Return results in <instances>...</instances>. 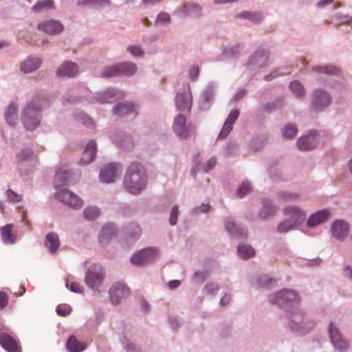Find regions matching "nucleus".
I'll list each match as a JSON object with an SVG mask.
<instances>
[{
	"instance_id": "1",
	"label": "nucleus",
	"mask_w": 352,
	"mask_h": 352,
	"mask_svg": "<svg viewBox=\"0 0 352 352\" xmlns=\"http://www.w3.org/2000/svg\"><path fill=\"white\" fill-rule=\"evenodd\" d=\"M146 173L141 164L131 162L123 178V187L129 194L138 195L146 188Z\"/></svg>"
},
{
	"instance_id": "2",
	"label": "nucleus",
	"mask_w": 352,
	"mask_h": 352,
	"mask_svg": "<svg viewBox=\"0 0 352 352\" xmlns=\"http://www.w3.org/2000/svg\"><path fill=\"white\" fill-rule=\"evenodd\" d=\"M42 107L39 101L32 99L28 101L21 111V120L24 127L29 131L37 128L41 120Z\"/></svg>"
},
{
	"instance_id": "3",
	"label": "nucleus",
	"mask_w": 352,
	"mask_h": 352,
	"mask_svg": "<svg viewBox=\"0 0 352 352\" xmlns=\"http://www.w3.org/2000/svg\"><path fill=\"white\" fill-rule=\"evenodd\" d=\"M287 318L289 329L296 333L306 334L316 326L315 322L307 318L300 310L288 312Z\"/></svg>"
},
{
	"instance_id": "4",
	"label": "nucleus",
	"mask_w": 352,
	"mask_h": 352,
	"mask_svg": "<svg viewBox=\"0 0 352 352\" xmlns=\"http://www.w3.org/2000/svg\"><path fill=\"white\" fill-rule=\"evenodd\" d=\"M268 301L272 305L288 309L297 306L300 299L298 294L295 291L284 289L269 296Z\"/></svg>"
},
{
	"instance_id": "5",
	"label": "nucleus",
	"mask_w": 352,
	"mask_h": 352,
	"mask_svg": "<svg viewBox=\"0 0 352 352\" xmlns=\"http://www.w3.org/2000/svg\"><path fill=\"white\" fill-rule=\"evenodd\" d=\"M105 277L104 267L99 264L91 265L85 274L86 285L93 290L98 291Z\"/></svg>"
},
{
	"instance_id": "6",
	"label": "nucleus",
	"mask_w": 352,
	"mask_h": 352,
	"mask_svg": "<svg viewBox=\"0 0 352 352\" xmlns=\"http://www.w3.org/2000/svg\"><path fill=\"white\" fill-rule=\"evenodd\" d=\"M331 103V96L322 88L315 89L311 94V109L316 112L325 110Z\"/></svg>"
},
{
	"instance_id": "7",
	"label": "nucleus",
	"mask_w": 352,
	"mask_h": 352,
	"mask_svg": "<svg viewBox=\"0 0 352 352\" xmlns=\"http://www.w3.org/2000/svg\"><path fill=\"white\" fill-rule=\"evenodd\" d=\"M328 335L335 349L343 352L349 349L351 345L349 340L344 338L339 328L333 322L329 323Z\"/></svg>"
},
{
	"instance_id": "8",
	"label": "nucleus",
	"mask_w": 352,
	"mask_h": 352,
	"mask_svg": "<svg viewBox=\"0 0 352 352\" xmlns=\"http://www.w3.org/2000/svg\"><path fill=\"white\" fill-rule=\"evenodd\" d=\"M269 56L270 52L268 50L263 47H258L249 57L245 63V67L250 72L265 67L268 64Z\"/></svg>"
},
{
	"instance_id": "9",
	"label": "nucleus",
	"mask_w": 352,
	"mask_h": 352,
	"mask_svg": "<svg viewBox=\"0 0 352 352\" xmlns=\"http://www.w3.org/2000/svg\"><path fill=\"white\" fill-rule=\"evenodd\" d=\"M176 108L181 111L189 112L192 104V96L189 83L184 84L175 97Z\"/></svg>"
},
{
	"instance_id": "10",
	"label": "nucleus",
	"mask_w": 352,
	"mask_h": 352,
	"mask_svg": "<svg viewBox=\"0 0 352 352\" xmlns=\"http://www.w3.org/2000/svg\"><path fill=\"white\" fill-rule=\"evenodd\" d=\"M124 91L115 88H107V89L95 94L89 98L91 102H98L101 104L113 102L118 99L124 98Z\"/></svg>"
},
{
	"instance_id": "11",
	"label": "nucleus",
	"mask_w": 352,
	"mask_h": 352,
	"mask_svg": "<svg viewBox=\"0 0 352 352\" xmlns=\"http://www.w3.org/2000/svg\"><path fill=\"white\" fill-rule=\"evenodd\" d=\"M158 256V251L155 248H146L135 253L131 257V261L135 265H144L155 261Z\"/></svg>"
},
{
	"instance_id": "12",
	"label": "nucleus",
	"mask_w": 352,
	"mask_h": 352,
	"mask_svg": "<svg viewBox=\"0 0 352 352\" xmlns=\"http://www.w3.org/2000/svg\"><path fill=\"white\" fill-rule=\"evenodd\" d=\"M192 129V124L186 122V118L184 115L179 113L175 118L173 130L178 138L182 140L188 138Z\"/></svg>"
},
{
	"instance_id": "13",
	"label": "nucleus",
	"mask_w": 352,
	"mask_h": 352,
	"mask_svg": "<svg viewBox=\"0 0 352 352\" xmlns=\"http://www.w3.org/2000/svg\"><path fill=\"white\" fill-rule=\"evenodd\" d=\"M287 219L297 228L305 220L306 212L297 206H289L283 210Z\"/></svg>"
},
{
	"instance_id": "14",
	"label": "nucleus",
	"mask_w": 352,
	"mask_h": 352,
	"mask_svg": "<svg viewBox=\"0 0 352 352\" xmlns=\"http://www.w3.org/2000/svg\"><path fill=\"white\" fill-rule=\"evenodd\" d=\"M56 197L61 202L72 208L80 207L82 204L81 199L73 192L67 188H60L57 190Z\"/></svg>"
},
{
	"instance_id": "15",
	"label": "nucleus",
	"mask_w": 352,
	"mask_h": 352,
	"mask_svg": "<svg viewBox=\"0 0 352 352\" xmlns=\"http://www.w3.org/2000/svg\"><path fill=\"white\" fill-rule=\"evenodd\" d=\"M43 63L41 57L36 55H30L20 62V71L24 74H31L40 69Z\"/></svg>"
},
{
	"instance_id": "16",
	"label": "nucleus",
	"mask_w": 352,
	"mask_h": 352,
	"mask_svg": "<svg viewBox=\"0 0 352 352\" xmlns=\"http://www.w3.org/2000/svg\"><path fill=\"white\" fill-rule=\"evenodd\" d=\"M129 288L124 283H116L109 289V296L113 305L119 304L129 295Z\"/></svg>"
},
{
	"instance_id": "17",
	"label": "nucleus",
	"mask_w": 352,
	"mask_h": 352,
	"mask_svg": "<svg viewBox=\"0 0 352 352\" xmlns=\"http://www.w3.org/2000/svg\"><path fill=\"white\" fill-rule=\"evenodd\" d=\"M317 131L311 130L300 137L296 142L297 148L301 151H308L316 146Z\"/></svg>"
},
{
	"instance_id": "18",
	"label": "nucleus",
	"mask_w": 352,
	"mask_h": 352,
	"mask_svg": "<svg viewBox=\"0 0 352 352\" xmlns=\"http://www.w3.org/2000/svg\"><path fill=\"white\" fill-rule=\"evenodd\" d=\"M121 165L118 163H110L104 166L100 173V179L102 183L109 184L113 182L121 170Z\"/></svg>"
},
{
	"instance_id": "19",
	"label": "nucleus",
	"mask_w": 352,
	"mask_h": 352,
	"mask_svg": "<svg viewBox=\"0 0 352 352\" xmlns=\"http://www.w3.org/2000/svg\"><path fill=\"white\" fill-rule=\"evenodd\" d=\"M202 8L195 3H188L182 6L175 14L179 18L195 17L199 18L201 16Z\"/></svg>"
},
{
	"instance_id": "20",
	"label": "nucleus",
	"mask_w": 352,
	"mask_h": 352,
	"mask_svg": "<svg viewBox=\"0 0 352 352\" xmlns=\"http://www.w3.org/2000/svg\"><path fill=\"white\" fill-rule=\"evenodd\" d=\"M37 29L48 35H57L64 30V25L57 20L50 19L39 23Z\"/></svg>"
},
{
	"instance_id": "21",
	"label": "nucleus",
	"mask_w": 352,
	"mask_h": 352,
	"mask_svg": "<svg viewBox=\"0 0 352 352\" xmlns=\"http://www.w3.org/2000/svg\"><path fill=\"white\" fill-rule=\"evenodd\" d=\"M224 226L226 231L232 237L242 239L248 236L247 230L237 225L232 217H227L224 219Z\"/></svg>"
},
{
	"instance_id": "22",
	"label": "nucleus",
	"mask_w": 352,
	"mask_h": 352,
	"mask_svg": "<svg viewBox=\"0 0 352 352\" xmlns=\"http://www.w3.org/2000/svg\"><path fill=\"white\" fill-rule=\"evenodd\" d=\"M216 86L213 83H209L201 92L199 99V107L201 110L209 108L214 97Z\"/></svg>"
},
{
	"instance_id": "23",
	"label": "nucleus",
	"mask_w": 352,
	"mask_h": 352,
	"mask_svg": "<svg viewBox=\"0 0 352 352\" xmlns=\"http://www.w3.org/2000/svg\"><path fill=\"white\" fill-rule=\"evenodd\" d=\"M349 226L347 222L343 220L335 221L331 226V233L337 240H344L349 233Z\"/></svg>"
},
{
	"instance_id": "24",
	"label": "nucleus",
	"mask_w": 352,
	"mask_h": 352,
	"mask_svg": "<svg viewBox=\"0 0 352 352\" xmlns=\"http://www.w3.org/2000/svg\"><path fill=\"white\" fill-rule=\"evenodd\" d=\"M240 115V111L239 109H233L228 114L223 127L219 134V139H225L228 137V135L230 133L232 130L233 129V124L238 119Z\"/></svg>"
},
{
	"instance_id": "25",
	"label": "nucleus",
	"mask_w": 352,
	"mask_h": 352,
	"mask_svg": "<svg viewBox=\"0 0 352 352\" xmlns=\"http://www.w3.org/2000/svg\"><path fill=\"white\" fill-rule=\"evenodd\" d=\"M311 69L313 72L327 76H340L342 74L340 67L333 64L316 65Z\"/></svg>"
},
{
	"instance_id": "26",
	"label": "nucleus",
	"mask_w": 352,
	"mask_h": 352,
	"mask_svg": "<svg viewBox=\"0 0 352 352\" xmlns=\"http://www.w3.org/2000/svg\"><path fill=\"white\" fill-rule=\"evenodd\" d=\"M97 146L94 140H90L87 144L85 151L80 159L79 164L87 165L92 162L96 155Z\"/></svg>"
},
{
	"instance_id": "27",
	"label": "nucleus",
	"mask_w": 352,
	"mask_h": 352,
	"mask_svg": "<svg viewBox=\"0 0 352 352\" xmlns=\"http://www.w3.org/2000/svg\"><path fill=\"white\" fill-rule=\"evenodd\" d=\"M117 234V228L113 223L104 226L99 234L98 240L100 244L106 245Z\"/></svg>"
},
{
	"instance_id": "28",
	"label": "nucleus",
	"mask_w": 352,
	"mask_h": 352,
	"mask_svg": "<svg viewBox=\"0 0 352 352\" xmlns=\"http://www.w3.org/2000/svg\"><path fill=\"white\" fill-rule=\"evenodd\" d=\"M78 72V68L76 63L71 61H66L57 69L56 74L60 77H74Z\"/></svg>"
},
{
	"instance_id": "29",
	"label": "nucleus",
	"mask_w": 352,
	"mask_h": 352,
	"mask_svg": "<svg viewBox=\"0 0 352 352\" xmlns=\"http://www.w3.org/2000/svg\"><path fill=\"white\" fill-rule=\"evenodd\" d=\"M329 216V210L325 209L320 210L310 215L307 221V226L309 228L318 226L325 222Z\"/></svg>"
},
{
	"instance_id": "30",
	"label": "nucleus",
	"mask_w": 352,
	"mask_h": 352,
	"mask_svg": "<svg viewBox=\"0 0 352 352\" xmlns=\"http://www.w3.org/2000/svg\"><path fill=\"white\" fill-rule=\"evenodd\" d=\"M69 171L66 165L60 166L57 170L54 177V186L58 188L67 184L69 176Z\"/></svg>"
},
{
	"instance_id": "31",
	"label": "nucleus",
	"mask_w": 352,
	"mask_h": 352,
	"mask_svg": "<svg viewBox=\"0 0 352 352\" xmlns=\"http://www.w3.org/2000/svg\"><path fill=\"white\" fill-rule=\"evenodd\" d=\"M0 344L9 352H16L18 349L16 341L5 332H0Z\"/></svg>"
},
{
	"instance_id": "32",
	"label": "nucleus",
	"mask_w": 352,
	"mask_h": 352,
	"mask_svg": "<svg viewBox=\"0 0 352 352\" xmlns=\"http://www.w3.org/2000/svg\"><path fill=\"white\" fill-rule=\"evenodd\" d=\"M4 116L7 124L11 126H14L18 122V107L16 104H10L6 109Z\"/></svg>"
},
{
	"instance_id": "33",
	"label": "nucleus",
	"mask_w": 352,
	"mask_h": 352,
	"mask_svg": "<svg viewBox=\"0 0 352 352\" xmlns=\"http://www.w3.org/2000/svg\"><path fill=\"white\" fill-rule=\"evenodd\" d=\"M285 104V98L284 96H278L272 102H267L263 107V111L265 113H271L282 109Z\"/></svg>"
},
{
	"instance_id": "34",
	"label": "nucleus",
	"mask_w": 352,
	"mask_h": 352,
	"mask_svg": "<svg viewBox=\"0 0 352 352\" xmlns=\"http://www.w3.org/2000/svg\"><path fill=\"white\" fill-rule=\"evenodd\" d=\"M135 111V105L131 102L119 103L113 109V113L118 117L124 116Z\"/></svg>"
},
{
	"instance_id": "35",
	"label": "nucleus",
	"mask_w": 352,
	"mask_h": 352,
	"mask_svg": "<svg viewBox=\"0 0 352 352\" xmlns=\"http://www.w3.org/2000/svg\"><path fill=\"white\" fill-rule=\"evenodd\" d=\"M276 206L273 204L272 201L265 199L263 201V206L259 212V217L265 219L269 217L273 216L275 214Z\"/></svg>"
},
{
	"instance_id": "36",
	"label": "nucleus",
	"mask_w": 352,
	"mask_h": 352,
	"mask_svg": "<svg viewBox=\"0 0 352 352\" xmlns=\"http://www.w3.org/2000/svg\"><path fill=\"white\" fill-rule=\"evenodd\" d=\"M66 346L69 352H81L87 347L85 342L78 340L74 336H71L68 338Z\"/></svg>"
},
{
	"instance_id": "37",
	"label": "nucleus",
	"mask_w": 352,
	"mask_h": 352,
	"mask_svg": "<svg viewBox=\"0 0 352 352\" xmlns=\"http://www.w3.org/2000/svg\"><path fill=\"white\" fill-rule=\"evenodd\" d=\"M48 250L51 254H54L60 246L59 237L55 232H49L45 237Z\"/></svg>"
},
{
	"instance_id": "38",
	"label": "nucleus",
	"mask_w": 352,
	"mask_h": 352,
	"mask_svg": "<svg viewBox=\"0 0 352 352\" xmlns=\"http://www.w3.org/2000/svg\"><path fill=\"white\" fill-rule=\"evenodd\" d=\"M120 76H131L137 72V66L132 62L118 63Z\"/></svg>"
},
{
	"instance_id": "39",
	"label": "nucleus",
	"mask_w": 352,
	"mask_h": 352,
	"mask_svg": "<svg viewBox=\"0 0 352 352\" xmlns=\"http://www.w3.org/2000/svg\"><path fill=\"white\" fill-rule=\"evenodd\" d=\"M238 18L249 20L254 24L260 23L263 19L261 12L243 11L237 15Z\"/></svg>"
},
{
	"instance_id": "40",
	"label": "nucleus",
	"mask_w": 352,
	"mask_h": 352,
	"mask_svg": "<svg viewBox=\"0 0 352 352\" xmlns=\"http://www.w3.org/2000/svg\"><path fill=\"white\" fill-rule=\"evenodd\" d=\"M74 118L76 121L82 123L87 128L92 129L95 126L93 120L83 111H76L74 113Z\"/></svg>"
},
{
	"instance_id": "41",
	"label": "nucleus",
	"mask_w": 352,
	"mask_h": 352,
	"mask_svg": "<svg viewBox=\"0 0 352 352\" xmlns=\"http://www.w3.org/2000/svg\"><path fill=\"white\" fill-rule=\"evenodd\" d=\"M12 224H7L1 228L2 241L5 243L13 244L16 241V236L12 234Z\"/></svg>"
},
{
	"instance_id": "42",
	"label": "nucleus",
	"mask_w": 352,
	"mask_h": 352,
	"mask_svg": "<svg viewBox=\"0 0 352 352\" xmlns=\"http://www.w3.org/2000/svg\"><path fill=\"white\" fill-rule=\"evenodd\" d=\"M54 8V2L52 0H41L32 7L34 12H43Z\"/></svg>"
},
{
	"instance_id": "43",
	"label": "nucleus",
	"mask_w": 352,
	"mask_h": 352,
	"mask_svg": "<svg viewBox=\"0 0 352 352\" xmlns=\"http://www.w3.org/2000/svg\"><path fill=\"white\" fill-rule=\"evenodd\" d=\"M237 252L240 257L246 259L254 256V250L249 245L239 243L237 247Z\"/></svg>"
},
{
	"instance_id": "44",
	"label": "nucleus",
	"mask_w": 352,
	"mask_h": 352,
	"mask_svg": "<svg viewBox=\"0 0 352 352\" xmlns=\"http://www.w3.org/2000/svg\"><path fill=\"white\" fill-rule=\"evenodd\" d=\"M78 6H99V7H106L109 6L111 5L110 0H82L78 1Z\"/></svg>"
},
{
	"instance_id": "45",
	"label": "nucleus",
	"mask_w": 352,
	"mask_h": 352,
	"mask_svg": "<svg viewBox=\"0 0 352 352\" xmlns=\"http://www.w3.org/2000/svg\"><path fill=\"white\" fill-rule=\"evenodd\" d=\"M126 234L133 239L139 238L141 234V228L140 226L135 223H131L126 228Z\"/></svg>"
},
{
	"instance_id": "46",
	"label": "nucleus",
	"mask_w": 352,
	"mask_h": 352,
	"mask_svg": "<svg viewBox=\"0 0 352 352\" xmlns=\"http://www.w3.org/2000/svg\"><path fill=\"white\" fill-rule=\"evenodd\" d=\"M119 76L120 73L118 64L104 67L101 73L102 78H111Z\"/></svg>"
},
{
	"instance_id": "47",
	"label": "nucleus",
	"mask_w": 352,
	"mask_h": 352,
	"mask_svg": "<svg viewBox=\"0 0 352 352\" xmlns=\"http://www.w3.org/2000/svg\"><path fill=\"white\" fill-rule=\"evenodd\" d=\"M298 132L297 126L292 123H288L283 129V135L286 139L294 138Z\"/></svg>"
},
{
	"instance_id": "48",
	"label": "nucleus",
	"mask_w": 352,
	"mask_h": 352,
	"mask_svg": "<svg viewBox=\"0 0 352 352\" xmlns=\"http://www.w3.org/2000/svg\"><path fill=\"white\" fill-rule=\"evenodd\" d=\"M100 215V210L94 206H89L83 211V216L88 221H94Z\"/></svg>"
},
{
	"instance_id": "49",
	"label": "nucleus",
	"mask_w": 352,
	"mask_h": 352,
	"mask_svg": "<svg viewBox=\"0 0 352 352\" xmlns=\"http://www.w3.org/2000/svg\"><path fill=\"white\" fill-rule=\"evenodd\" d=\"M171 22V18L170 14L166 12H160L155 19V25H168Z\"/></svg>"
},
{
	"instance_id": "50",
	"label": "nucleus",
	"mask_w": 352,
	"mask_h": 352,
	"mask_svg": "<svg viewBox=\"0 0 352 352\" xmlns=\"http://www.w3.org/2000/svg\"><path fill=\"white\" fill-rule=\"evenodd\" d=\"M273 283V280L267 275H259L256 278V285L259 288L270 287Z\"/></svg>"
},
{
	"instance_id": "51",
	"label": "nucleus",
	"mask_w": 352,
	"mask_h": 352,
	"mask_svg": "<svg viewBox=\"0 0 352 352\" xmlns=\"http://www.w3.org/2000/svg\"><path fill=\"white\" fill-rule=\"evenodd\" d=\"M296 228H297V227L293 225V223L288 221L287 219L280 222L276 228L278 232L280 234L287 233L288 232L295 230Z\"/></svg>"
},
{
	"instance_id": "52",
	"label": "nucleus",
	"mask_w": 352,
	"mask_h": 352,
	"mask_svg": "<svg viewBox=\"0 0 352 352\" xmlns=\"http://www.w3.org/2000/svg\"><path fill=\"white\" fill-rule=\"evenodd\" d=\"M291 91L298 98H301L305 95L303 86L298 81H293L289 84Z\"/></svg>"
},
{
	"instance_id": "53",
	"label": "nucleus",
	"mask_w": 352,
	"mask_h": 352,
	"mask_svg": "<svg viewBox=\"0 0 352 352\" xmlns=\"http://www.w3.org/2000/svg\"><path fill=\"white\" fill-rule=\"evenodd\" d=\"M332 19L339 23H342L346 25L352 26V16L348 14L337 12L332 16Z\"/></svg>"
},
{
	"instance_id": "54",
	"label": "nucleus",
	"mask_w": 352,
	"mask_h": 352,
	"mask_svg": "<svg viewBox=\"0 0 352 352\" xmlns=\"http://www.w3.org/2000/svg\"><path fill=\"white\" fill-rule=\"evenodd\" d=\"M278 199L282 201H296L300 199V195L291 192L281 191L277 195Z\"/></svg>"
},
{
	"instance_id": "55",
	"label": "nucleus",
	"mask_w": 352,
	"mask_h": 352,
	"mask_svg": "<svg viewBox=\"0 0 352 352\" xmlns=\"http://www.w3.org/2000/svg\"><path fill=\"white\" fill-rule=\"evenodd\" d=\"M219 290V285L217 283L209 282L206 283L203 289V293L206 295L215 296Z\"/></svg>"
},
{
	"instance_id": "56",
	"label": "nucleus",
	"mask_w": 352,
	"mask_h": 352,
	"mask_svg": "<svg viewBox=\"0 0 352 352\" xmlns=\"http://www.w3.org/2000/svg\"><path fill=\"white\" fill-rule=\"evenodd\" d=\"M126 51L133 57H142L144 51L140 45H129L126 47Z\"/></svg>"
},
{
	"instance_id": "57",
	"label": "nucleus",
	"mask_w": 352,
	"mask_h": 352,
	"mask_svg": "<svg viewBox=\"0 0 352 352\" xmlns=\"http://www.w3.org/2000/svg\"><path fill=\"white\" fill-rule=\"evenodd\" d=\"M117 144L118 146L124 149V150H130L134 146V142L133 138L129 135H124V138L120 140H117Z\"/></svg>"
},
{
	"instance_id": "58",
	"label": "nucleus",
	"mask_w": 352,
	"mask_h": 352,
	"mask_svg": "<svg viewBox=\"0 0 352 352\" xmlns=\"http://www.w3.org/2000/svg\"><path fill=\"white\" fill-rule=\"evenodd\" d=\"M209 277V272L206 270L196 271L194 272L192 279L194 282H203Z\"/></svg>"
},
{
	"instance_id": "59",
	"label": "nucleus",
	"mask_w": 352,
	"mask_h": 352,
	"mask_svg": "<svg viewBox=\"0 0 352 352\" xmlns=\"http://www.w3.org/2000/svg\"><path fill=\"white\" fill-rule=\"evenodd\" d=\"M178 212H179V206L177 205H174L170 212L169 216V224L170 226H175L177 224V218H178Z\"/></svg>"
},
{
	"instance_id": "60",
	"label": "nucleus",
	"mask_w": 352,
	"mask_h": 352,
	"mask_svg": "<svg viewBox=\"0 0 352 352\" xmlns=\"http://www.w3.org/2000/svg\"><path fill=\"white\" fill-rule=\"evenodd\" d=\"M251 191L250 184L248 182L242 183L239 187L237 190V195L239 197H243Z\"/></svg>"
},
{
	"instance_id": "61",
	"label": "nucleus",
	"mask_w": 352,
	"mask_h": 352,
	"mask_svg": "<svg viewBox=\"0 0 352 352\" xmlns=\"http://www.w3.org/2000/svg\"><path fill=\"white\" fill-rule=\"evenodd\" d=\"M72 308L68 305H59L56 307V313L61 316H66L70 314Z\"/></svg>"
},
{
	"instance_id": "62",
	"label": "nucleus",
	"mask_w": 352,
	"mask_h": 352,
	"mask_svg": "<svg viewBox=\"0 0 352 352\" xmlns=\"http://www.w3.org/2000/svg\"><path fill=\"white\" fill-rule=\"evenodd\" d=\"M6 196L8 200L11 202H19L22 199V196L14 192L11 189H8L6 190Z\"/></svg>"
},
{
	"instance_id": "63",
	"label": "nucleus",
	"mask_w": 352,
	"mask_h": 352,
	"mask_svg": "<svg viewBox=\"0 0 352 352\" xmlns=\"http://www.w3.org/2000/svg\"><path fill=\"white\" fill-rule=\"evenodd\" d=\"M124 342H123V346H124V349L127 352H140L141 351L140 348L135 344L130 342L127 341L126 339H124Z\"/></svg>"
},
{
	"instance_id": "64",
	"label": "nucleus",
	"mask_w": 352,
	"mask_h": 352,
	"mask_svg": "<svg viewBox=\"0 0 352 352\" xmlns=\"http://www.w3.org/2000/svg\"><path fill=\"white\" fill-rule=\"evenodd\" d=\"M18 158L21 161H25L32 157V151L30 148H23L18 154Z\"/></svg>"
}]
</instances>
